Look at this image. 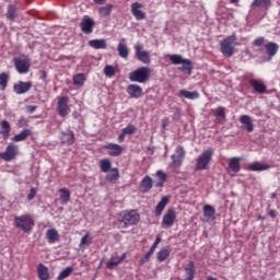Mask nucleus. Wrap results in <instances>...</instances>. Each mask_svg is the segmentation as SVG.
I'll list each match as a JSON object with an SVG mask.
<instances>
[{
  "instance_id": "nucleus-1",
  "label": "nucleus",
  "mask_w": 280,
  "mask_h": 280,
  "mask_svg": "<svg viewBox=\"0 0 280 280\" xmlns=\"http://www.w3.org/2000/svg\"><path fill=\"white\" fill-rule=\"evenodd\" d=\"M255 47H261L260 51L267 56V60H272L273 56L279 54V44L275 42H266L264 37H258L254 40Z\"/></svg>"
},
{
  "instance_id": "nucleus-2",
  "label": "nucleus",
  "mask_w": 280,
  "mask_h": 280,
  "mask_svg": "<svg viewBox=\"0 0 280 280\" xmlns=\"http://www.w3.org/2000/svg\"><path fill=\"white\" fill-rule=\"evenodd\" d=\"M34 218L32 214H22L20 217L14 218V225L16 229H21L23 233H30L32 229L35 226Z\"/></svg>"
},
{
  "instance_id": "nucleus-3",
  "label": "nucleus",
  "mask_w": 280,
  "mask_h": 280,
  "mask_svg": "<svg viewBox=\"0 0 280 280\" xmlns=\"http://www.w3.org/2000/svg\"><path fill=\"white\" fill-rule=\"evenodd\" d=\"M151 70L148 67H141L129 73L130 82H138L139 84H145L150 80Z\"/></svg>"
},
{
  "instance_id": "nucleus-4",
  "label": "nucleus",
  "mask_w": 280,
  "mask_h": 280,
  "mask_svg": "<svg viewBox=\"0 0 280 280\" xmlns=\"http://www.w3.org/2000/svg\"><path fill=\"white\" fill-rule=\"evenodd\" d=\"M185 148H183L182 145H178L175 149V154L171 155V164L170 167H172V170H174L175 174H178L177 170H180L182 165H183V161H185Z\"/></svg>"
},
{
  "instance_id": "nucleus-5",
  "label": "nucleus",
  "mask_w": 280,
  "mask_h": 280,
  "mask_svg": "<svg viewBox=\"0 0 280 280\" xmlns=\"http://www.w3.org/2000/svg\"><path fill=\"white\" fill-rule=\"evenodd\" d=\"M235 47H237V42H235V37H225L220 42V50L221 54L225 56V58H231L235 54Z\"/></svg>"
},
{
  "instance_id": "nucleus-6",
  "label": "nucleus",
  "mask_w": 280,
  "mask_h": 280,
  "mask_svg": "<svg viewBox=\"0 0 280 280\" xmlns=\"http://www.w3.org/2000/svg\"><path fill=\"white\" fill-rule=\"evenodd\" d=\"M211 159H213V149L209 148L198 156L195 167L196 172L207 170L209 167V163H211Z\"/></svg>"
},
{
  "instance_id": "nucleus-7",
  "label": "nucleus",
  "mask_w": 280,
  "mask_h": 280,
  "mask_svg": "<svg viewBox=\"0 0 280 280\" xmlns=\"http://www.w3.org/2000/svg\"><path fill=\"white\" fill-rule=\"evenodd\" d=\"M139 220H141V215L137 212V210H129L122 212L120 222H122L125 226L128 228L135 226V224H139Z\"/></svg>"
},
{
  "instance_id": "nucleus-8",
  "label": "nucleus",
  "mask_w": 280,
  "mask_h": 280,
  "mask_svg": "<svg viewBox=\"0 0 280 280\" xmlns=\"http://www.w3.org/2000/svg\"><path fill=\"white\" fill-rule=\"evenodd\" d=\"M16 156H19V145L14 143H9L5 151L0 153V159L7 163L14 161Z\"/></svg>"
},
{
  "instance_id": "nucleus-9",
  "label": "nucleus",
  "mask_w": 280,
  "mask_h": 280,
  "mask_svg": "<svg viewBox=\"0 0 280 280\" xmlns=\"http://www.w3.org/2000/svg\"><path fill=\"white\" fill-rule=\"evenodd\" d=\"M14 62V67L18 71V73H20L21 75L25 74V73H30V59L27 58H22V57H15L13 59Z\"/></svg>"
},
{
  "instance_id": "nucleus-10",
  "label": "nucleus",
  "mask_w": 280,
  "mask_h": 280,
  "mask_svg": "<svg viewBox=\"0 0 280 280\" xmlns=\"http://www.w3.org/2000/svg\"><path fill=\"white\" fill-rule=\"evenodd\" d=\"M57 110L60 117H67L71 109L69 108V96H60L57 103Z\"/></svg>"
},
{
  "instance_id": "nucleus-11",
  "label": "nucleus",
  "mask_w": 280,
  "mask_h": 280,
  "mask_svg": "<svg viewBox=\"0 0 280 280\" xmlns=\"http://www.w3.org/2000/svg\"><path fill=\"white\" fill-rule=\"evenodd\" d=\"M103 150L107 151L108 156H121L124 154V147L113 142L103 145Z\"/></svg>"
},
{
  "instance_id": "nucleus-12",
  "label": "nucleus",
  "mask_w": 280,
  "mask_h": 280,
  "mask_svg": "<svg viewBox=\"0 0 280 280\" xmlns=\"http://www.w3.org/2000/svg\"><path fill=\"white\" fill-rule=\"evenodd\" d=\"M174 222H176V210L171 208L165 212L162 219V225L166 229H172V226H174Z\"/></svg>"
},
{
  "instance_id": "nucleus-13",
  "label": "nucleus",
  "mask_w": 280,
  "mask_h": 280,
  "mask_svg": "<svg viewBox=\"0 0 280 280\" xmlns=\"http://www.w3.org/2000/svg\"><path fill=\"white\" fill-rule=\"evenodd\" d=\"M80 27L83 34H92L93 27H95V21L89 15H84L80 23Z\"/></svg>"
},
{
  "instance_id": "nucleus-14",
  "label": "nucleus",
  "mask_w": 280,
  "mask_h": 280,
  "mask_svg": "<svg viewBox=\"0 0 280 280\" xmlns=\"http://www.w3.org/2000/svg\"><path fill=\"white\" fill-rule=\"evenodd\" d=\"M126 257H128L127 253H124L120 257L112 256L106 262V268H108V270H115V268H117V266H119V264H121Z\"/></svg>"
},
{
  "instance_id": "nucleus-15",
  "label": "nucleus",
  "mask_w": 280,
  "mask_h": 280,
  "mask_svg": "<svg viewBox=\"0 0 280 280\" xmlns=\"http://www.w3.org/2000/svg\"><path fill=\"white\" fill-rule=\"evenodd\" d=\"M31 89H32V81H27V82L20 81L13 86L14 93H16V95H23L27 93Z\"/></svg>"
},
{
  "instance_id": "nucleus-16",
  "label": "nucleus",
  "mask_w": 280,
  "mask_h": 280,
  "mask_svg": "<svg viewBox=\"0 0 280 280\" xmlns=\"http://www.w3.org/2000/svg\"><path fill=\"white\" fill-rule=\"evenodd\" d=\"M127 93L130 97H133L135 100H139L143 95V88L137 84H129L127 86Z\"/></svg>"
},
{
  "instance_id": "nucleus-17",
  "label": "nucleus",
  "mask_w": 280,
  "mask_h": 280,
  "mask_svg": "<svg viewBox=\"0 0 280 280\" xmlns=\"http://www.w3.org/2000/svg\"><path fill=\"white\" fill-rule=\"evenodd\" d=\"M212 113L215 117L214 122L215 124H224L226 121V108L225 107H217L215 109H212Z\"/></svg>"
},
{
  "instance_id": "nucleus-18",
  "label": "nucleus",
  "mask_w": 280,
  "mask_h": 280,
  "mask_svg": "<svg viewBox=\"0 0 280 280\" xmlns=\"http://www.w3.org/2000/svg\"><path fill=\"white\" fill-rule=\"evenodd\" d=\"M135 49L138 60L143 65H150V54H148L145 50H141V45L136 46Z\"/></svg>"
},
{
  "instance_id": "nucleus-19",
  "label": "nucleus",
  "mask_w": 280,
  "mask_h": 280,
  "mask_svg": "<svg viewBox=\"0 0 280 280\" xmlns=\"http://www.w3.org/2000/svg\"><path fill=\"white\" fill-rule=\"evenodd\" d=\"M140 8H143V4L135 2L131 4V12L137 21H143L145 19V13Z\"/></svg>"
},
{
  "instance_id": "nucleus-20",
  "label": "nucleus",
  "mask_w": 280,
  "mask_h": 280,
  "mask_svg": "<svg viewBox=\"0 0 280 280\" xmlns=\"http://www.w3.org/2000/svg\"><path fill=\"white\" fill-rule=\"evenodd\" d=\"M46 240L48 244H56V242H60V234L56 229H48L46 231Z\"/></svg>"
},
{
  "instance_id": "nucleus-21",
  "label": "nucleus",
  "mask_w": 280,
  "mask_h": 280,
  "mask_svg": "<svg viewBox=\"0 0 280 280\" xmlns=\"http://www.w3.org/2000/svg\"><path fill=\"white\" fill-rule=\"evenodd\" d=\"M240 121L241 124H243V126H245L244 128L246 132H253V130H255V125H253V119L250 118V116L242 115L240 117Z\"/></svg>"
},
{
  "instance_id": "nucleus-22",
  "label": "nucleus",
  "mask_w": 280,
  "mask_h": 280,
  "mask_svg": "<svg viewBox=\"0 0 280 280\" xmlns=\"http://www.w3.org/2000/svg\"><path fill=\"white\" fill-rule=\"evenodd\" d=\"M105 180L110 185H115L117 180H119V168L114 167L109 171V173L105 176Z\"/></svg>"
},
{
  "instance_id": "nucleus-23",
  "label": "nucleus",
  "mask_w": 280,
  "mask_h": 280,
  "mask_svg": "<svg viewBox=\"0 0 280 280\" xmlns=\"http://www.w3.org/2000/svg\"><path fill=\"white\" fill-rule=\"evenodd\" d=\"M249 85L252 86V89H254L256 93H259L260 95H264V93H266V84L255 79L249 80Z\"/></svg>"
},
{
  "instance_id": "nucleus-24",
  "label": "nucleus",
  "mask_w": 280,
  "mask_h": 280,
  "mask_svg": "<svg viewBox=\"0 0 280 280\" xmlns=\"http://www.w3.org/2000/svg\"><path fill=\"white\" fill-rule=\"evenodd\" d=\"M61 143L66 145H73V143H75V133H73V131L62 132Z\"/></svg>"
},
{
  "instance_id": "nucleus-25",
  "label": "nucleus",
  "mask_w": 280,
  "mask_h": 280,
  "mask_svg": "<svg viewBox=\"0 0 280 280\" xmlns=\"http://www.w3.org/2000/svg\"><path fill=\"white\" fill-rule=\"evenodd\" d=\"M168 202V197H162V199L159 201L155 207V215H158V218L163 214V211H165V207H167Z\"/></svg>"
},
{
  "instance_id": "nucleus-26",
  "label": "nucleus",
  "mask_w": 280,
  "mask_h": 280,
  "mask_svg": "<svg viewBox=\"0 0 280 280\" xmlns=\"http://www.w3.org/2000/svg\"><path fill=\"white\" fill-rule=\"evenodd\" d=\"M247 170H249V172H266V170H270V165L254 162L248 165Z\"/></svg>"
},
{
  "instance_id": "nucleus-27",
  "label": "nucleus",
  "mask_w": 280,
  "mask_h": 280,
  "mask_svg": "<svg viewBox=\"0 0 280 280\" xmlns=\"http://www.w3.org/2000/svg\"><path fill=\"white\" fill-rule=\"evenodd\" d=\"M240 161H242V158L230 159L228 171L234 172V174H237V172H240V170H241Z\"/></svg>"
},
{
  "instance_id": "nucleus-28",
  "label": "nucleus",
  "mask_w": 280,
  "mask_h": 280,
  "mask_svg": "<svg viewBox=\"0 0 280 280\" xmlns=\"http://www.w3.org/2000/svg\"><path fill=\"white\" fill-rule=\"evenodd\" d=\"M152 177L150 176H144L140 183V188L142 189V191L144 194H148V191H150V189H152Z\"/></svg>"
},
{
  "instance_id": "nucleus-29",
  "label": "nucleus",
  "mask_w": 280,
  "mask_h": 280,
  "mask_svg": "<svg viewBox=\"0 0 280 280\" xmlns=\"http://www.w3.org/2000/svg\"><path fill=\"white\" fill-rule=\"evenodd\" d=\"M37 275L39 280H49V268L43 264H39Z\"/></svg>"
},
{
  "instance_id": "nucleus-30",
  "label": "nucleus",
  "mask_w": 280,
  "mask_h": 280,
  "mask_svg": "<svg viewBox=\"0 0 280 280\" xmlns=\"http://www.w3.org/2000/svg\"><path fill=\"white\" fill-rule=\"evenodd\" d=\"M272 7V0H254L252 2V8H265L269 10Z\"/></svg>"
},
{
  "instance_id": "nucleus-31",
  "label": "nucleus",
  "mask_w": 280,
  "mask_h": 280,
  "mask_svg": "<svg viewBox=\"0 0 280 280\" xmlns=\"http://www.w3.org/2000/svg\"><path fill=\"white\" fill-rule=\"evenodd\" d=\"M100 165V170L101 172H103V174H108V172H110L113 168V162H110V160L108 159H103L100 161L98 163Z\"/></svg>"
},
{
  "instance_id": "nucleus-32",
  "label": "nucleus",
  "mask_w": 280,
  "mask_h": 280,
  "mask_svg": "<svg viewBox=\"0 0 280 280\" xmlns=\"http://www.w3.org/2000/svg\"><path fill=\"white\" fill-rule=\"evenodd\" d=\"M33 132L32 129H24L20 133L15 135L12 138V141L19 142V141H25L27 137H32Z\"/></svg>"
},
{
  "instance_id": "nucleus-33",
  "label": "nucleus",
  "mask_w": 280,
  "mask_h": 280,
  "mask_svg": "<svg viewBox=\"0 0 280 280\" xmlns=\"http://www.w3.org/2000/svg\"><path fill=\"white\" fill-rule=\"evenodd\" d=\"M203 217L207 218V220H215V208L210 205H206L203 207Z\"/></svg>"
},
{
  "instance_id": "nucleus-34",
  "label": "nucleus",
  "mask_w": 280,
  "mask_h": 280,
  "mask_svg": "<svg viewBox=\"0 0 280 280\" xmlns=\"http://www.w3.org/2000/svg\"><path fill=\"white\" fill-rule=\"evenodd\" d=\"M89 45L92 49H106V39H92Z\"/></svg>"
},
{
  "instance_id": "nucleus-35",
  "label": "nucleus",
  "mask_w": 280,
  "mask_h": 280,
  "mask_svg": "<svg viewBox=\"0 0 280 280\" xmlns=\"http://www.w3.org/2000/svg\"><path fill=\"white\" fill-rule=\"evenodd\" d=\"M72 82L74 86H84V82H86V74L84 73H78L73 75Z\"/></svg>"
},
{
  "instance_id": "nucleus-36",
  "label": "nucleus",
  "mask_w": 280,
  "mask_h": 280,
  "mask_svg": "<svg viewBox=\"0 0 280 280\" xmlns=\"http://www.w3.org/2000/svg\"><path fill=\"white\" fill-rule=\"evenodd\" d=\"M183 66L178 68V71H182V73H187L188 75H191L192 67L191 61L189 59H185L182 63Z\"/></svg>"
},
{
  "instance_id": "nucleus-37",
  "label": "nucleus",
  "mask_w": 280,
  "mask_h": 280,
  "mask_svg": "<svg viewBox=\"0 0 280 280\" xmlns=\"http://www.w3.org/2000/svg\"><path fill=\"white\" fill-rule=\"evenodd\" d=\"M179 95L182 97H185L186 100H198L200 97V94H198V92H189L187 90H180Z\"/></svg>"
},
{
  "instance_id": "nucleus-38",
  "label": "nucleus",
  "mask_w": 280,
  "mask_h": 280,
  "mask_svg": "<svg viewBox=\"0 0 280 280\" xmlns=\"http://www.w3.org/2000/svg\"><path fill=\"white\" fill-rule=\"evenodd\" d=\"M10 122L8 120H2L1 121V135L3 136V139H9L10 138Z\"/></svg>"
},
{
  "instance_id": "nucleus-39",
  "label": "nucleus",
  "mask_w": 280,
  "mask_h": 280,
  "mask_svg": "<svg viewBox=\"0 0 280 280\" xmlns=\"http://www.w3.org/2000/svg\"><path fill=\"white\" fill-rule=\"evenodd\" d=\"M59 192H60V200L62 205H67V202L71 200V191H69V189L67 188H61L59 189Z\"/></svg>"
},
{
  "instance_id": "nucleus-40",
  "label": "nucleus",
  "mask_w": 280,
  "mask_h": 280,
  "mask_svg": "<svg viewBox=\"0 0 280 280\" xmlns=\"http://www.w3.org/2000/svg\"><path fill=\"white\" fill-rule=\"evenodd\" d=\"M167 257H170V248H167V247H163L162 249H160L156 255V259L160 262L165 261V259H167Z\"/></svg>"
},
{
  "instance_id": "nucleus-41",
  "label": "nucleus",
  "mask_w": 280,
  "mask_h": 280,
  "mask_svg": "<svg viewBox=\"0 0 280 280\" xmlns=\"http://www.w3.org/2000/svg\"><path fill=\"white\" fill-rule=\"evenodd\" d=\"M117 49L120 58H128L130 50H128V46H126V44L119 43Z\"/></svg>"
},
{
  "instance_id": "nucleus-42",
  "label": "nucleus",
  "mask_w": 280,
  "mask_h": 280,
  "mask_svg": "<svg viewBox=\"0 0 280 280\" xmlns=\"http://www.w3.org/2000/svg\"><path fill=\"white\" fill-rule=\"evenodd\" d=\"M8 80H10V74L2 72L0 74V91H5V89H8Z\"/></svg>"
},
{
  "instance_id": "nucleus-43",
  "label": "nucleus",
  "mask_w": 280,
  "mask_h": 280,
  "mask_svg": "<svg viewBox=\"0 0 280 280\" xmlns=\"http://www.w3.org/2000/svg\"><path fill=\"white\" fill-rule=\"evenodd\" d=\"M91 233L86 232L84 234V236L81 237V241H80V244H79V247L80 248H84V246H91Z\"/></svg>"
},
{
  "instance_id": "nucleus-44",
  "label": "nucleus",
  "mask_w": 280,
  "mask_h": 280,
  "mask_svg": "<svg viewBox=\"0 0 280 280\" xmlns=\"http://www.w3.org/2000/svg\"><path fill=\"white\" fill-rule=\"evenodd\" d=\"M7 19L9 21H14L16 19V7L15 5H9L8 7Z\"/></svg>"
},
{
  "instance_id": "nucleus-45",
  "label": "nucleus",
  "mask_w": 280,
  "mask_h": 280,
  "mask_svg": "<svg viewBox=\"0 0 280 280\" xmlns=\"http://www.w3.org/2000/svg\"><path fill=\"white\" fill-rule=\"evenodd\" d=\"M113 12V5L107 4L105 7H101L98 10V13L101 16H110V13Z\"/></svg>"
},
{
  "instance_id": "nucleus-46",
  "label": "nucleus",
  "mask_w": 280,
  "mask_h": 280,
  "mask_svg": "<svg viewBox=\"0 0 280 280\" xmlns=\"http://www.w3.org/2000/svg\"><path fill=\"white\" fill-rule=\"evenodd\" d=\"M71 272H73V267L65 268L58 276L57 280H65L67 277H71Z\"/></svg>"
},
{
  "instance_id": "nucleus-47",
  "label": "nucleus",
  "mask_w": 280,
  "mask_h": 280,
  "mask_svg": "<svg viewBox=\"0 0 280 280\" xmlns=\"http://www.w3.org/2000/svg\"><path fill=\"white\" fill-rule=\"evenodd\" d=\"M168 59L171 60L172 65H183L185 60L180 55H170Z\"/></svg>"
},
{
  "instance_id": "nucleus-48",
  "label": "nucleus",
  "mask_w": 280,
  "mask_h": 280,
  "mask_svg": "<svg viewBox=\"0 0 280 280\" xmlns=\"http://www.w3.org/2000/svg\"><path fill=\"white\" fill-rule=\"evenodd\" d=\"M104 73L107 75V78H113V75L117 73V70L113 66H105Z\"/></svg>"
},
{
  "instance_id": "nucleus-49",
  "label": "nucleus",
  "mask_w": 280,
  "mask_h": 280,
  "mask_svg": "<svg viewBox=\"0 0 280 280\" xmlns=\"http://www.w3.org/2000/svg\"><path fill=\"white\" fill-rule=\"evenodd\" d=\"M155 176L160 183H167V174H165V172L159 170L156 171Z\"/></svg>"
},
{
  "instance_id": "nucleus-50",
  "label": "nucleus",
  "mask_w": 280,
  "mask_h": 280,
  "mask_svg": "<svg viewBox=\"0 0 280 280\" xmlns=\"http://www.w3.org/2000/svg\"><path fill=\"white\" fill-rule=\"evenodd\" d=\"M124 135H135L137 132V127L133 125H128L126 128L122 129Z\"/></svg>"
},
{
  "instance_id": "nucleus-51",
  "label": "nucleus",
  "mask_w": 280,
  "mask_h": 280,
  "mask_svg": "<svg viewBox=\"0 0 280 280\" xmlns=\"http://www.w3.org/2000/svg\"><path fill=\"white\" fill-rule=\"evenodd\" d=\"M152 252H148L140 260L139 264L140 266H143V264H148L150 261V258L152 257Z\"/></svg>"
},
{
  "instance_id": "nucleus-52",
  "label": "nucleus",
  "mask_w": 280,
  "mask_h": 280,
  "mask_svg": "<svg viewBox=\"0 0 280 280\" xmlns=\"http://www.w3.org/2000/svg\"><path fill=\"white\" fill-rule=\"evenodd\" d=\"M161 244V236H156L155 242L151 246L150 250L152 254H154V250H156V247Z\"/></svg>"
},
{
  "instance_id": "nucleus-53",
  "label": "nucleus",
  "mask_w": 280,
  "mask_h": 280,
  "mask_svg": "<svg viewBox=\"0 0 280 280\" xmlns=\"http://www.w3.org/2000/svg\"><path fill=\"white\" fill-rule=\"evenodd\" d=\"M36 194H37L36 188H31V190H30V192H28V195L26 197V200H28V202H31V200L33 198H36Z\"/></svg>"
},
{
  "instance_id": "nucleus-54",
  "label": "nucleus",
  "mask_w": 280,
  "mask_h": 280,
  "mask_svg": "<svg viewBox=\"0 0 280 280\" xmlns=\"http://www.w3.org/2000/svg\"><path fill=\"white\" fill-rule=\"evenodd\" d=\"M36 108L37 107L35 105H28V106L25 107V110H26V113L32 115V113L36 112Z\"/></svg>"
},
{
  "instance_id": "nucleus-55",
  "label": "nucleus",
  "mask_w": 280,
  "mask_h": 280,
  "mask_svg": "<svg viewBox=\"0 0 280 280\" xmlns=\"http://www.w3.org/2000/svg\"><path fill=\"white\" fill-rule=\"evenodd\" d=\"M125 139H126V133H124V131H121V133L117 138V141H118V143H124Z\"/></svg>"
},
{
  "instance_id": "nucleus-56",
  "label": "nucleus",
  "mask_w": 280,
  "mask_h": 280,
  "mask_svg": "<svg viewBox=\"0 0 280 280\" xmlns=\"http://www.w3.org/2000/svg\"><path fill=\"white\" fill-rule=\"evenodd\" d=\"M39 79L43 81L47 80V72L45 70L39 71Z\"/></svg>"
},
{
  "instance_id": "nucleus-57",
  "label": "nucleus",
  "mask_w": 280,
  "mask_h": 280,
  "mask_svg": "<svg viewBox=\"0 0 280 280\" xmlns=\"http://www.w3.org/2000/svg\"><path fill=\"white\" fill-rule=\"evenodd\" d=\"M269 215L270 218H277V210H270Z\"/></svg>"
},
{
  "instance_id": "nucleus-58",
  "label": "nucleus",
  "mask_w": 280,
  "mask_h": 280,
  "mask_svg": "<svg viewBox=\"0 0 280 280\" xmlns=\"http://www.w3.org/2000/svg\"><path fill=\"white\" fill-rule=\"evenodd\" d=\"M163 185H165V183L161 180L155 183V187H163Z\"/></svg>"
},
{
  "instance_id": "nucleus-59",
  "label": "nucleus",
  "mask_w": 280,
  "mask_h": 280,
  "mask_svg": "<svg viewBox=\"0 0 280 280\" xmlns=\"http://www.w3.org/2000/svg\"><path fill=\"white\" fill-rule=\"evenodd\" d=\"M104 1H106V0H94V3H97L98 5H102V3H104Z\"/></svg>"
},
{
  "instance_id": "nucleus-60",
  "label": "nucleus",
  "mask_w": 280,
  "mask_h": 280,
  "mask_svg": "<svg viewBox=\"0 0 280 280\" xmlns=\"http://www.w3.org/2000/svg\"><path fill=\"white\" fill-rule=\"evenodd\" d=\"M207 280H218V278H213V276H208Z\"/></svg>"
},
{
  "instance_id": "nucleus-61",
  "label": "nucleus",
  "mask_w": 280,
  "mask_h": 280,
  "mask_svg": "<svg viewBox=\"0 0 280 280\" xmlns=\"http://www.w3.org/2000/svg\"><path fill=\"white\" fill-rule=\"evenodd\" d=\"M275 198H277V192L271 194V199L275 200Z\"/></svg>"
},
{
  "instance_id": "nucleus-62",
  "label": "nucleus",
  "mask_w": 280,
  "mask_h": 280,
  "mask_svg": "<svg viewBox=\"0 0 280 280\" xmlns=\"http://www.w3.org/2000/svg\"><path fill=\"white\" fill-rule=\"evenodd\" d=\"M231 1V3H237V1H240V0H230Z\"/></svg>"
}]
</instances>
